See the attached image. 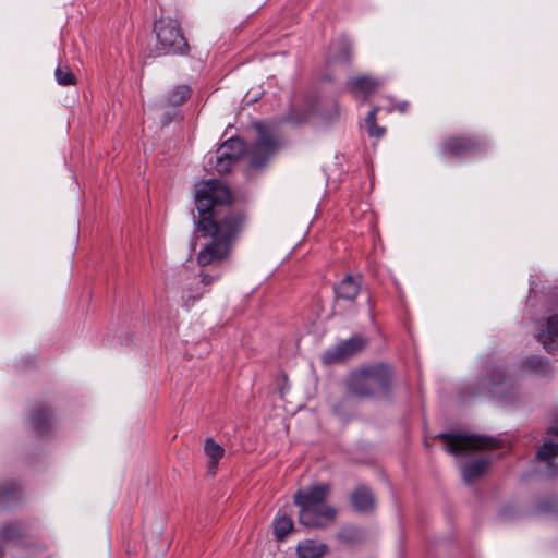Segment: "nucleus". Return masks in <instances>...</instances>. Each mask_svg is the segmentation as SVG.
<instances>
[{
	"instance_id": "1",
	"label": "nucleus",
	"mask_w": 558,
	"mask_h": 558,
	"mask_svg": "<svg viewBox=\"0 0 558 558\" xmlns=\"http://www.w3.org/2000/svg\"><path fill=\"white\" fill-rule=\"evenodd\" d=\"M232 194L220 181L203 182L195 194L198 210V230L213 236L201 250L197 262L202 266L218 263L229 255L232 240L242 230L244 215L231 209Z\"/></svg>"
},
{
	"instance_id": "2",
	"label": "nucleus",
	"mask_w": 558,
	"mask_h": 558,
	"mask_svg": "<svg viewBox=\"0 0 558 558\" xmlns=\"http://www.w3.org/2000/svg\"><path fill=\"white\" fill-rule=\"evenodd\" d=\"M330 486L325 483L299 489L294 502L300 508L299 521L307 527H320L336 517L335 508L326 504Z\"/></svg>"
},
{
	"instance_id": "3",
	"label": "nucleus",
	"mask_w": 558,
	"mask_h": 558,
	"mask_svg": "<svg viewBox=\"0 0 558 558\" xmlns=\"http://www.w3.org/2000/svg\"><path fill=\"white\" fill-rule=\"evenodd\" d=\"M393 380V371L387 364H375L352 372L348 379V390L360 398L386 395Z\"/></svg>"
},
{
	"instance_id": "4",
	"label": "nucleus",
	"mask_w": 558,
	"mask_h": 558,
	"mask_svg": "<svg viewBox=\"0 0 558 558\" xmlns=\"http://www.w3.org/2000/svg\"><path fill=\"white\" fill-rule=\"evenodd\" d=\"M154 31L158 41L157 49L161 53L185 54L189 52V44L175 19L161 16L155 22Z\"/></svg>"
},
{
	"instance_id": "5",
	"label": "nucleus",
	"mask_w": 558,
	"mask_h": 558,
	"mask_svg": "<svg viewBox=\"0 0 558 558\" xmlns=\"http://www.w3.org/2000/svg\"><path fill=\"white\" fill-rule=\"evenodd\" d=\"M255 129L258 136L247 151L250 157L248 166L253 170H259L278 150L280 143L275 130L268 124L258 122L255 123Z\"/></svg>"
},
{
	"instance_id": "6",
	"label": "nucleus",
	"mask_w": 558,
	"mask_h": 558,
	"mask_svg": "<svg viewBox=\"0 0 558 558\" xmlns=\"http://www.w3.org/2000/svg\"><path fill=\"white\" fill-rule=\"evenodd\" d=\"M437 437L445 441V450L453 456L472 454L485 448L497 446L496 439L486 436L441 433Z\"/></svg>"
},
{
	"instance_id": "7",
	"label": "nucleus",
	"mask_w": 558,
	"mask_h": 558,
	"mask_svg": "<svg viewBox=\"0 0 558 558\" xmlns=\"http://www.w3.org/2000/svg\"><path fill=\"white\" fill-rule=\"evenodd\" d=\"M245 150V143L241 138L227 140L216 151L215 170L220 174L228 173Z\"/></svg>"
},
{
	"instance_id": "8",
	"label": "nucleus",
	"mask_w": 558,
	"mask_h": 558,
	"mask_svg": "<svg viewBox=\"0 0 558 558\" xmlns=\"http://www.w3.org/2000/svg\"><path fill=\"white\" fill-rule=\"evenodd\" d=\"M366 345L364 338L360 336L351 337L350 339L343 340L337 347L328 350L323 355V362L325 364H335L347 359H350L361 352Z\"/></svg>"
},
{
	"instance_id": "9",
	"label": "nucleus",
	"mask_w": 558,
	"mask_h": 558,
	"mask_svg": "<svg viewBox=\"0 0 558 558\" xmlns=\"http://www.w3.org/2000/svg\"><path fill=\"white\" fill-rule=\"evenodd\" d=\"M482 144L474 137L452 136L441 144L444 155L465 157L480 151Z\"/></svg>"
},
{
	"instance_id": "10",
	"label": "nucleus",
	"mask_w": 558,
	"mask_h": 558,
	"mask_svg": "<svg viewBox=\"0 0 558 558\" xmlns=\"http://www.w3.org/2000/svg\"><path fill=\"white\" fill-rule=\"evenodd\" d=\"M482 385L494 396L506 400L508 391L514 389L515 383L511 376L505 374L502 369H495L489 378H485Z\"/></svg>"
},
{
	"instance_id": "11",
	"label": "nucleus",
	"mask_w": 558,
	"mask_h": 558,
	"mask_svg": "<svg viewBox=\"0 0 558 558\" xmlns=\"http://www.w3.org/2000/svg\"><path fill=\"white\" fill-rule=\"evenodd\" d=\"M362 287L360 275H347L333 287L337 301L353 302L359 295Z\"/></svg>"
},
{
	"instance_id": "12",
	"label": "nucleus",
	"mask_w": 558,
	"mask_h": 558,
	"mask_svg": "<svg viewBox=\"0 0 558 558\" xmlns=\"http://www.w3.org/2000/svg\"><path fill=\"white\" fill-rule=\"evenodd\" d=\"M536 339L548 353L558 350V314L547 318L544 328L536 335Z\"/></svg>"
},
{
	"instance_id": "13",
	"label": "nucleus",
	"mask_w": 558,
	"mask_h": 558,
	"mask_svg": "<svg viewBox=\"0 0 558 558\" xmlns=\"http://www.w3.org/2000/svg\"><path fill=\"white\" fill-rule=\"evenodd\" d=\"M353 46L347 37H340L332 41L330 46V53L328 56V63L344 62L349 63L352 58Z\"/></svg>"
},
{
	"instance_id": "14",
	"label": "nucleus",
	"mask_w": 558,
	"mask_h": 558,
	"mask_svg": "<svg viewBox=\"0 0 558 558\" xmlns=\"http://www.w3.org/2000/svg\"><path fill=\"white\" fill-rule=\"evenodd\" d=\"M351 502L355 511L369 512L375 508V496L367 486L361 485L351 494Z\"/></svg>"
},
{
	"instance_id": "15",
	"label": "nucleus",
	"mask_w": 558,
	"mask_h": 558,
	"mask_svg": "<svg viewBox=\"0 0 558 558\" xmlns=\"http://www.w3.org/2000/svg\"><path fill=\"white\" fill-rule=\"evenodd\" d=\"M328 551V546L315 539H304L296 546L299 558H322Z\"/></svg>"
},
{
	"instance_id": "16",
	"label": "nucleus",
	"mask_w": 558,
	"mask_h": 558,
	"mask_svg": "<svg viewBox=\"0 0 558 558\" xmlns=\"http://www.w3.org/2000/svg\"><path fill=\"white\" fill-rule=\"evenodd\" d=\"M348 88L352 94H362L366 99L378 87V82L369 76H357L347 82Z\"/></svg>"
},
{
	"instance_id": "17",
	"label": "nucleus",
	"mask_w": 558,
	"mask_h": 558,
	"mask_svg": "<svg viewBox=\"0 0 558 558\" xmlns=\"http://www.w3.org/2000/svg\"><path fill=\"white\" fill-rule=\"evenodd\" d=\"M489 460L478 459L464 464L461 469L463 481L471 484L477 481L488 469Z\"/></svg>"
},
{
	"instance_id": "18",
	"label": "nucleus",
	"mask_w": 558,
	"mask_h": 558,
	"mask_svg": "<svg viewBox=\"0 0 558 558\" xmlns=\"http://www.w3.org/2000/svg\"><path fill=\"white\" fill-rule=\"evenodd\" d=\"M204 451L208 457V470L215 475L220 459L225 456V449L213 438H207L204 445Z\"/></svg>"
},
{
	"instance_id": "19",
	"label": "nucleus",
	"mask_w": 558,
	"mask_h": 558,
	"mask_svg": "<svg viewBox=\"0 0 558 558\" xmlns=\"http://www.w3.org/2000/svg\"><path fill=\"white\" fill-rule=\"evenodd\" d=\"M274 535L277 541H283L288 533L293 529L292 519L284 512L279 511L274 520Z\"/></svg>"
},
{
	"instance_id": "20",
	"label": "nucleus",
	"mask_w": 558,
	"mask_h": 558,
	"mask_svg": "<svg viewBox=\"0 0 558 558\" xmlns=\"http://www.w3.org/2000/svg\"><path fill=\"white\" fill-rule=\"evenodd\" d=\"M50 416L51 413L48 409H38L35 411L31 417L33 429L39 435L46 434L50 427Z\"/></svg>"
},
{
	"instance_id": "21",
	"label": "nucleus",
	"mask_w": 558,
	"mask_h": 558,
	"mask_svg": "<svg viewBox=\"0 0 558 558\" xmlns=\"http://www.w3.org/2000/svg\"><path fill=\"white\" fill-rule=\"evenodd\" d=\"M25 535L24 530L19 523L3 524L0 530V541L21 539Z\"/></svg>"
},
{
	"instance_id": "22",
	"label": "nucleus",
	"mask_w": 558,
	"mask_h": 558,
	"mask_svg": "<svg viewBox=\"0 0 558 558\" xmlns=\"http://www.w3.org/2000/svg\"><path fill=\"white\" fill-rule=\"evenodd\" d=\"M379 110V107H374L365 118V125L369 136L380 138L385 134V128L378 126L376 124V114Z\"/></svg>"
},
{
	"instance_id": "23",
	"label": "nucleus",
	"mask_w": 558,
	"mask_h": 558,
	"mask_svg": "<svg viewBox=\"0 0 558 558\" xmlns=\"http://www.w3.org/2000/svg\"><path fill=\"white\" fill-rule=\"evenodd\" d=\"M190 88L187 86H177L167 95V101L171 106H180L190 97Z\"/></svg>"
},
{
	"instance_id": "24",
	"label": "nucleus",
	"mask_w": 558,
	"mask_h": 558,
	"mask_svg": "<svg viewBox=\"0 0 558 558\" xmlns=\"http://www.w3.org/2000/svg\"><path fill=\"white\" fill-rule=\"evenodd\" d=\"M54 77L59 85L71 86L75 85L76 78L70 68L65 64H59L54 71Z\"/></svg>"
},
{
	"instance_id": "25",
	"label": "nucleus",
	"mask_w": 558,
	"mask_h": 558,
	"mask_svg": "<svg viewBox=\"0 0 558 558\" xmlns=\"http://www.w3.org/2000/svg\"><path fill=\"white\" fill-rule=\"evenodd\" d=\"M340 541L347 544H355L362 541L363 535L355 526H344L338 534Z\"/></svg>"
},
{
	"instance_id": "26",
	"label": "nucleus",
	"mask_w": 558,
	"mask_h": 558,
	"mask_svg": "<svg viewBox=\"0 0 558 558\" xmlns=\"http://www.w3.org/2000/svg\"><path fill=\"white\" fill-rule=\"evenodd\" d=\"M558 456V444L554 441H546L543 446L537 450L536 457L539 460L546 461L553 457Z\"/></svg>"
},
{
	"instance_id": "27",
	"label": "nucleus",
	"mask_w": 558,
	"mask_h": 558,
	"mask_svg": "<svg viewBox=\"0 0 558 558\" xmlns=\"http://www.w3.org/2000/svg\"><path fill=\"white\" fill-rule=\"evenodd\" d=\"M19 495V487L15 483H4L0 486V504H4Z\"/></svg>"
},
{
	"instance_id": "28",
	"label": "nucleus",
	"mask_w": 558,
	"mask_h": 558,
	"mask_svg": "<svg viewBox=\"0 0 558 558\" xmlns=\"http://www.w3.org/2000/svg\"><path fill=\"white\" fill-rule=\"evenodd\" d=\"M524 365L534 372L546 373L548 369V361L539 356H531L526 359Z\"/></svg>"
},
{
	"instance_id": "29",
	"label": "nucleus",
	"mask_w": 558,
	"mask_h": 558,
	"mask_svg": "<svg viewBox=\"0 0 558 558\" xmlns=\"http://www.w3.org/2000/svg\"><path fill=\"white\" fill-rule=\"evenodd\" d=\"M204 292H205V290H204V289H202V290H201V289H198V288H197L196 290L189 289V290H187V292H186V294H184V295L182 296L183 302H184V305H185V306H189V305H190V302H191V303H193V302H195L196 300H198V299L203 295V293H204Z\"/></svg>"
},
{
	"instance_id": "30",
	"label": "nucleus",
	"mask_w": 558,
	"mask_h": 558,
	"mask_svg": "<svg viewBox=\"0 0 558 558\" xmlns=\"http://www.w3.org/2000/svg\"><path fill=\"white\" fill-rule=\"evenodd\" d=\"M547 473L550 477H557L558 476V463L549 461L547 463Z\"/></svg>"
},
{
	"instance_id": "31",
	"label": "nucleus",
	"mask_w": 558,
	"mask_h": 558,
	"mask_svg": "<svg viewBox=\"0 0 558 558\" xmlns=\"http://www.w3.org/2000/svg\"><path fill=\"white\" fill-rule=\"evenodd\" d=\"M548 434L558 436V412L548 428Z\"/></svg>"
},
{
	"instance_id": "32",
	"label": "nucleus",
	"mask_w": 558,
	"mask_h": 558,
	"mask_svg": "<svg viewBox=\"0 0 558 558\" xmlns=\"http://www.w3.org/2000/svg\"><path fill=\"white\" fill-rule=\"evenodd\" d=\"M201 282L203 283V286H208L213 281L217 280L219 278V276H216V277H213L210 275H207V274H201Z\"/></svg>"
},
{
	"instance_id": "33",
	"label": "nucleus",
	"mask_w": 558,
	"mask_h": 558,
	"mask_svg": "<svg viewBox=\"0 0 558 558\" xmlns=\"http://www.w3.org/2000/svg\"><path fill=\"white\" fill-rule=\"evenodd\" d=\"M408 108H409V102L408 101L398 102L393 107V109L398 110L400 113H405L408 111Z\"/></svg>"
},
{
	"instance_id": "34",
	"label": "nucleus",
	"mask_w": 558,
	"mask_h": 558,
	"mask_svg": "<svg viewBox=\"0 0 558 558\" xmlns=\"http://www.w3.org/2000/svg\"><path fill=\"white\" fill-rule=\"evenodd\" d=\"M287 121L290 122V123H293V124H299L303 121V119H294L292 116H289L287 118Z\"/></svg>"
},
{
	"instance_id": "35",
	"label": "nucleus",
	"mask_w": 558,
	"mask_h": 558,
	"mask_svg": "<svg viewBox=\"0 0 558 558\" xmlns=\"http://www.w3.org/2000/svg\"><path fill=\"white\" fill-rule=\"evenodd\" d=\"M367 303H368V306H369V311L372 312V310H373V307H374V304H373V302H372V299H371V298H368V299H367Z\"/></svg>"
},
{
	"instance_id": "36",
	"label": "nucleus",
	"mask_w": 558,
	"mask_h": 558,
	"mask_svg": "<svg viewBox=\"0 0 558 558\" xmlns=\"http://www.w3.org/2000/svg\"><path fill=\"white\" fill-rule=\"evenodd\" d=\"M184 279H185V280H189V279H190V275L185 274V275H184Z\"/></svg>"
},
{
	"instance_id": "37",
	"label": "nucleus",
	"mask_w": 558,
	"mask_h": 558,
	"mask_svg": "<svg viewBox=\"0 0 558 558\" xmlns=\"http://www.w3.org/2000/svg\"><path fill=\"white\" fill-rule=\"evenodd\" d=\"M2 555H3L2 548L0 547V558H2Z\"/></svg>"
}]
</instances>
